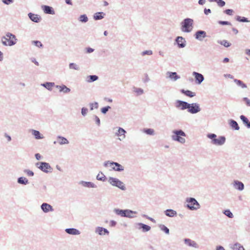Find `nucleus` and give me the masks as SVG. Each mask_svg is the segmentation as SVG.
<instances>
[{"instance_id": "nucleus-27", "label": "nucleus", "mask_w": 250, "mask_h": 250, "mask_svg": "<svg viewBox=\"0 0 250 250\" xmlns=\"http://www.w3.org/2000/svg\"><path fill=\"white\" fill-rule=\"evenodd\" d=\"M165 214L169 217H173L176 216L177 213L176 211L172 209H167L164 211Z\"/></svg>"}, {"instance_id": "nucleus-50", "label": "nucleus", "mask_w": 250, "mask_h": 250, "mask_svg": "<svg viewBox=\"0 0 250 250\" xmlns=\"http://www.w3.org/2000/svg\"><path fill=\"white\" fill-rule=\"evenodd\" d=\"M215 2L219 6L221 7L225 6L226 4V2L223 0H215Z\"/></svg>"}, {"instance_id": "nucleus-10", "label": "nucleus", "mask_w": 250, "mask_h": 250, "mask_svg": "<svg viewBox=\"0 0 250 250\" xmlns=\"http://www.w3.org/2000/svg\"><path fill=\"white\" fill-rule=\"evenodd\" d=\"M189 104L187 102L178 100L175 102V107L181 110H184L188 109Z\"/></svg>"}, {"instance_id": "nucleus-38", "label": "nucleus", "mask_w": 250, "mask_h": 250, "mask_svg": "<svg viewBox=\"0 0 250 250\" xmlns=\"http://www.w3.org/2000/svg\"><path fill=\"white\" fill-rule=\"evenodd\" d=\"M96 179L99 181L104 182L106 180V177L102 172H100L97 175Z\"/></svg>"}, {"instance_id": "nucleus-43", "label": "nucleus", "mask_w": 250, "mask_h": 250, "mask_svg": "<svg viewBox=\"0 0 250 250\" xmlns=\"http://www.w3.org/2000/svg\"><path fill=\"white\" fill-rule=\"evenodd\" d=\"M232 249L234 250H245L244 247L239 243H236L234 244Z\"/></svg>"}, {"instance_id": "nucleus-42", "label": "nucleus", "mask_w": 250, "mask_h": 250, "mask_svg": "<svg viewBox=\"0 0 250 250\" xmlns=\"http://www.w3.org/2000/svg\"><path fill=\"white\" fill-rule=\"evenodd\" d=\"M159 227L160 229L164 231L166 234H168L169 233V229L166 227L165 225L163 224H160L159 225Z\"/></svg>"}, {"instance_id": "nucleus-33", "label": "nucleus", "mask_w": 250, "mask_h": 250, "mask_svg": "<svg viewBox=\"0 0 250 250\" xmlns=\"http://www.w3.org/2000/svg\"><path fill=\"white\" fill-rule=\"evenodd\" d=\"M41 85L46 88L48 90H52V87L55 85V83L53 82H45L42 83Z\"/></svg>"}, {"instance_id": "nucleus-6", "label": "nucleus", "mask_w": 250, "mask_h": 250, "mask_svg": "<svg viewBox=\"0 0 250 250\" xmlns=\"http://www.w3.org/2000/svg\"><path fill=\"white\" fill-rule=\"evenodd\" d=\"M108 181L113 186L117 187L122 190H126V187L124 183L118 178L109 177Z\"/></svg>"}, {"instance_id": "nucleus-35", "label": "nucleus", "mask_w": 250, "mask_h": 250, "mask_svg": "<svg viewBox=\"0 0 250 250\" xmlns=\"http://www.w3.org/2000/svg\"><path fill=\"white\" fill-rule=\"evenodd\" d=\"M126 131L123 128L119 127L118 132L116 133V135L117 136H122L123 135V138H125V133Z\"/></svg>"}, {"instance_id": "nucleus-37", "label": "nucleus", "mask_w": 250, "mask_h": 250, "mask_svg": "<svg viewBox=\"0 0 250 250\" xmlns=\"http://www.w3.org/2000/svg\"><path fill=\"white\" fill-rule=\"evenodd\" d=\"M98 79H99V77L97 75H89V76H87L86 81L88 83H92V82H94L98 80Z\"/></svg>"}, {"instance_id": "nucleus-13", "label": "nucleus", "mask_w": 250, "mask_h": 250, "mask_svg": "<svg viewBox=\"0 0 250 250\" xmlns=\"http://www.w3.org/2000/svg\"><path fill=\"white\" fill-rule=\"evenodd\" d=\"M57 143L60 145H67L69 144V141L65 137L59 135L57 136L56 141L53 142L54 145H56Z\"/></svg>"}, {"instance_id": "nucleus-18", "label": "nucleus", "mask_w": 250, "mask_h": 250, "mask_svg": "<svg viewBox=\"0 0 250 250\" xmlns=\"http://www.w3.org/2000/svg\"><path fill=\"white\" fill-rule=\"evenodd\" d=\"M41 208L44 213H48L50 211H54V208L52 206L46 203H42L41 206Z\"/></svg>"}, {"instance_id": "nucleus-54", "label": "nucleus", "mask_w": 250, "mask_h": 250, "mask_svg": "<svg viewBox=\"0 0 250 250\" xmlns=\"http://www.w3.org/2000/svg\"><path fill=\"white\" fill-rule=\"evenodd\" d=\"M134 92L138 95H141L144 93V90L141 88H135Z\"/></svg>"}, {"instance_id": "nucleus-55", "label": "nucleus", "mask_w": 250, "mask_h": 250, "mask_svg": "<svg viewBox=\"0 0 250 250\" xmlns=\"http://www.w3.org/2000/svg\"><path fill=\"white\" fill-rule=\"evenodd\" d=\"M23 171L29 176H34V173L33 171H32L29 169H24Z\"/></svg>"}, {"instance_id": "nucleus-49", "label": "nucleus", "mask_w": 250, "mask_h": 250, "mask_svg": "<svg viewBox=\"0 0 250 250\" xmlns=\"http://www.w3.org/2000/svg\"><path fill=\"white\" fill-rule=\"evenodd\" d=\"M110 108V106H104L101 109V111L103 114H105Z\"/></svg>"}, {"instance_id": "nucleus-57", "label": "nucleus", "mask_w": 250, "mask_h": 250, "mask_svg": "<svg viewBox=\"0 0 250 250\" xmlns=\"http://www.w3.org/2000/svg\"><path fill=\"white\" fill-rule=\"evenodd\" d=\"M142 217H144V218H146V219H148V220H150V221H151V222H153V223H156V221H155V219H154L153 218H151V217H150L148 216V215H146V214H143V215H142Z\"/></svg>"}, {"instance_id": "nucleus-22", "label": "nucleus", "mask_w": 250, "mask_h": 250, "mask_svg": "<svg viewBox=\"0 0 250 250\" xmlns=\"http://www.w3.org/2000/svg\"><path fill=\"white\" fill-rule=\"evenodd\" d=\"M79 184L81 185L84 187L88 188H96L97 186L91 182H86L84 181H81L80 182Z\"/></svg>"}, {"instance_id": "nucleus-52", "label": "nucleus", "mask_w": 250, "mask_h": 250, "mask_svg": "<svg viewBox=\"0 0 250 250\" xmlns=\"http://www.w3.org/2000/svg\"><path fill=\"white\" fill-rule=\"evenodd\" d=\"M218 23L222 25H231V23L228 21H219Z\"/></svg>"}, {"instance_id": "nucleus-58", "label": "nucleus", "mask_w": 250, "mask_h": 250, "mask_svg": "<svg viewBox=\"0 0 250 250\" xmlns=\"http://www.w3.org/2000/svg\"><path fill=\"white\" fill-rule=\"evenodd\" d=\"M142 217H144V218H146V219H148V220H150V221H151V222H153V223H156V221H155V219H154L153 218H151V217H150L148 216V215H146V214H143V215H142Z\"/></svg>"}, {"instance_id": "nucleus-2", "label": "nucleus", "mask_w": 250, "mask_h": 250, "mask_svg": "<svg viewBox=\"0 0 250 250\" xmlns=\"http://www.w3.org/2000/svg\"><path fill=\"white\" fill-rule=\"evenodd\" d=\"M194 21L193 19L187 18L181 22V30L185 33L190 32L193 28Z\"/></svg>"}, {"instance_id": "nucleus-15", "label": "nucleus", "mask_w": 250, "mask_h": 250, "mask_svg": "<svg viewBox=\"0 0 250 250\" xmlns=\"http://www.w3.org/2000/svg\"><path fill=\"white\" fill-rule=\"evenodd\" d=\"M192 75L194 77L195 82L197 84H201L204 80L205 78L204 76L198 72L194 71L192 73Z\"/></svg>"}, {"instance_id": "nucleus-53", "label": "nucleus", "mask_w": 250, "mask_h": 250, "mask_svg": "<svg viewBox=\"0 0 250 250\" xmlns=\"http://www.w3.org/2000/svg\"><path fill=\"white\" fill-rule=\"evenodd\" d=\"M224 13L228 15L232 16L234 13V11L232 9H228L225 10Z\"/></svg>"}, {"instance_id": "nucleus-32", "label": "nucleus", "mask_w": 250, "mask_h": 250, "mask_svg": "<svg viewBox=\"0 0 250 250\" xmlns=\"http://www.w3.org/2000/svg\"><path fill=\"white\" fill-rule=\"evenodd\" d=\"M32 134L34 135L36 139H42L43 138V136L41 134L40 131L34 129L31 130Z\"/></svg>"}, {"instance_id": "nucleus-60", "label": "nucleus", "mask_w": 250, "mask_h": 250, "mask_svg": "<svg viewBox=\"0 0 250 250\" xmlns=\"http://www.w3.org/2000/svg\"><path fill=\"white\" fill-rule=\"evenodd\" d=\"M95 121L96 124L100 126L101 124L100 119V118L96 115L94 116Z\"/></svg>"}, {"instance_id": "nucleus-31", "label": "nucleus", "mask_w": 250, "mask_h": 250, "mask_svg": "<svg viewBox=\"0 0 250 250\" xmlns=\"http://www.w3.org/2000/svg\"><path fill=\"white\" fill-rule=\"evenodd\" d=\"M105 14L103 12H99L95 13L93 15V19L96 20H100L103 19Z\"/></svg>"}, {"instance_id": "nucleus-56", "label": "nucleus", "mask_w": 250, "mask_h": 250, "mask_svg": "<svg viewBox=\"0 0 250 250\" xmlns=\"http://www.w3.org/2000/svg\"><path fill=\"white\" fill-rule=\"evenodd\" d=\"M87 112H88V109L87 108H86V107H82V108L81 113H82V115L83 117H85L86 115Z\"/></svg>"}, {"instance_id": "nucleus-26", "label": "nucleus", "mask_w": 250, "mask_h": 250, "mask_svg": "<svg viewBox=\"0 0 250 250\" xmlns=\"http://www.w3.org/2000/svg\"><path fill=\"white\" fill-rule=\"evenodd\" d=\"M65 231L71 235H79L80 234V231L75 228H67L65 229Z\"/></svg>"}, {"instance_id": "nucleus-11", "label": "nucleus", "mask_w": 250, "mask_h": 250, "mask_svg": "<svg viewBox=\"0 0 250 250\" xmlns=\"http://www.w3.org/2000/svg\"><path fill=\"white\" fill-rule=\"evenodd\" d=\"M135 228L139 230H142L143 232H146L149 231L151 227L142 223H137L134 225Z\"/></svg>"}, {"instance_id": "nucleus-64", "label": "nucleus", "mask_w": 250, "mask_h": 250, "mask_svg": "<svg viewBox=\"0 0 250 250\" xmlns=\"http://www.w3.org/2000/svg\"><path fill=\"white\" fill-rule=\"evenodd\" d=\"M109 224H110V226L113 227L116 225L117 222L114 220H111L110 221Z\"/></svg>"}, {"instance_id": "nucleus-24", "label": "nucleus", "mask_w": 250, "mask_h": 250, "mask_svg": "<svg viewBox=\"0 0 250 250\" xmlns=\"http://www.w3.org/2000/svg\"><path fill=\"white\" fill-rule=\"evenodd\" d=\"M125 213H124V217H127L129 218H134L135 216L133 215V214H137V212L135 211H133L132 210L129 209H125Z\"/></svg>"}, {"instance_id": "nucleus-59", "label": "nucleus", "mask_w": 250, "mask_h": 250, "mask_svg": "<svg viewBox=\"0 0 250 250\" xmlns=\"http://www.w3.org/2000/svg\"><path fill=\"white\" fill-rule=\"evenodd\" d=\"M152 54H153V52L151 50H146V51L142 52V56H145L146 55H151Z\"/></svg>"}, {"instance_id": "nucleus-25", "label": "nucleus", "mask_w": 250, "mask_h": 250, "mask_svg": "<svg viewBox=\"0 0 250 250\" xmlns=\"http://www.w3.org/2000/svg\"><path fill=\"white\" fill-rule=\"evenodd\" d=\"M57 88L59 89L60 92H63L64 93H68L70 92L71 90L69 88L67 87L65 85L62 84L61 85H57L56 86Z\"/></svg>"}, {"instance_id": "nucleus-47", "label": "nucleus", "mask_w": 250, "mask_h": 250, "mask_svg": "<svg viewBox=\"0 0 250 250\" xmlns=\"http://www.w3.org/2000/svg\"><path fill=\"white\" fill-rule=\"evenodd\" d=\"M90 109L91 110L94 109H97L99 107V104L98 102H95L94 103H91L89 104Z\"/></svg>"}, {"instance_id": "nucleus-41", "label": "nucleus", "mask_w": 250, "mask_h": 250, "mask_svg": "<svg viewBox=\"0 0 250 250\" xmlns=\"http://www.w3.org/2000/svg\"><path fill=\"white\" fill-rule=\"evenodd\" d=\"M78 20L81 22L85 23L88 21V19L86 15L83 14L80 16Z\"/></svg>"}, {"instance_id": "nucleus-30", "label": "nucleus", "mask_w": 250, "mask_h": 250, "mask_svg": "<svg viewBox=\"0 0 250 250\" xmlns=\"http://www.w3.org/2000/svg\"><path fill=\"white\" fill-rule=\"evenodd\" d=\"M180 92L181 93L184 94L186 96L190 98L193 97L196 95L194 92H193L189 90H185L184 89H182L180 90Z\"/></svg>"}, {"instance_id": "nucleus-61", "label": "nucleus", "mask_w": 250, "mask_h": 250, "mask_svg": "<svg viewBox=\"0 0 250 250\" xmlns=\"http://www.w3.org/2000/svg\"><path fill=\"white\" fill-rule=\"evenodd\" d=\"M1 1L6 5H9L14 2V0H1Z\"/></svg>"}, {"instance_id": "nucleus-14", "label": "nucleus", "mask_w": 250, "mask_h": 250, "mask_svg": "<svg viewBox=\"0 0 250 250\" xmlns=\"http://www.w3.org/2000/svg\"><path fill=\"white\" fill-rule=\"evenodd\" d=\"M194 38L200 41H202L203 39L207 37V33L203 30H197L194 35Z\"/></svg>"}, {"instance_id": "nucleus-34", "label": "nucleus", "mask_w": 250, "mask_h": 250, "mask_svg": "<svg viewBox=\"0 0 250 250\" xmlns=\"http://www.w3.org/2000/svg\"><path fill=\"white\" fill-rule=\"evenodd\" d=\"M18 183L21 185H26L29 184L28 179L24 177H19L17 179Z\"/></svg>"}, {"instance_id": "nucleus-39", "label": "nucleus", "mask_w": 250, "mask_h": 250, "mask_svg": "<svg viewBox=\"0 0 250 250\" xmlns=\"http://www.w3.org/2000/svg\"><path fill=\"white\" fill-rule=\"evenodd\" d=\"M234 82L237 85L243 88H245L247 87V85L240 80L234 79Z\"/></svg>"}, {"instance_id": "nucleus-1", "label": "nucleus", "mask_w": 250, "mask_h": 250, "mask_svg": "<svg viewBox=\"0 0 250 250\" xmlns=\"http://www.w3.org/2000/svg\"><path fill=\"white\" fill-rule=\"evenodd\" d=\"M17 41L16 36L10 32L6 33L5 36L1 38V43L4 46H13L17 43Z\"/></svg>"}, {"instance_id": "nucleus-63", "label": "nucleus", "mask_w": 250, "mask_h": 250, "mask_svg": "<svg viewBox=\"0 0 250 250\" xmlns=\"http://www.w3.org/2000/svg\"><path fill=\"white\" fill-rule=\"evenodd\" d=\"M211 11L210 9H207L205 8L204 10V13L206 15H208L209 14L211 13Z\"/></svg>"}, {"instance_id": "nucleus-4", "label": "nucleus", "mask_w": 250, "mask_h": 250, "mask_svg": "<svg viewBox=\"0 0 250 250\" xmlns=\"http://www.w3.org/2000/svg\"><path fill=\"white\" fill-rule=\"evenodd\" d=\"M185 207L190 210H197L201 206L196 199L193 197H188L186 199Z\"/></svg>"}, {"instance_id": "nucleus-3", "label": "nucleus", "mask_w": 250, "mask_h": 250, "mask_svg": "<svg viewBox=\"0 0 250 250\" xmlns=\"http://www.w3.org/2000/svg\"><path fill=\"white\" fill-rule=\"evenodd\" d=\"M207 137L211 140V143L216 146L223 145L226 140L224 136H219L217 138V135L214 133H208L207 135Z\"/></svg>"}, {"instance_id": "nucleus-12", "label": "nucleus", "mask_w": 250, "mask_h": 250, "mask_svg": "<svg viewBox=\"0 0 250 250\" xmlns=\"http://www.w3.org/2000/svg\"><path fill=\"white\" fill-rule=\"evenodd\" d=\"M175 42L179 48H184L186 46L187 42L186 39L183 37H177L175 40Z\"/></svg>"}, {"instance_id": "nucleus-21", "label": "nucleus", "mask_w": 250, "mask_h": 250, "mask_svg": "<svg viewBox=\"0 0 250 250\" xmlns=\"http://www.w3.org/2000/svg\"><path fill=\"white\" fill-rule=\"evenodd\" d=\"M233 186L235 189H237L239 191H242L244 188V184L238 180H234L233 183Z\"/></svg>"}, {"instance_id": "nucleus-40", "label": "nucleus", "mask_w": 250, "mask_h": 250, "mask_svg": "<svg viewBox=\"0 0 250 250\" xmlns=\"http://www.w3.org/2000/svg\"><path fill=\"white\" fill-rule=\"evenodd\" d=\"M235 20L238 21L242 22H248L250 21L248 18L240 16H236L235 17Z\"/></svg>"}, {"instance_id": "nucleus-48", "label": "nucleus", "mask_w": 250, "mask_h": 250, "mask_svg": "<svg viewBox=\"0 0 250 250\" xmlns=\"http://www.w3.org/2000/svg\"><path fill=\"white\" fill-rule=\"evenodd\" d=\"M224 213L225 215H226L229 218H232L233 217V215L229 209L225 210L224 211Z\"/></svg>"}, {"instance_id": "nucleus-23", "label": "nucleus", "mask_w": 250, "mask_h": 250, "mask_svg": "<svg viewBox=\"0 0 250 250\" xmlns=\"http://www.w3.org/2000/svg\"><path fill=\"white\" fill-rule=\"evenodd\" d=\"M229 125L230 127L233 130H238L240 127L237 122L233 119H230L228 121Z\"/></svg>"}, {"instance_id": "nucleus-7", "label": "nucleus", "mask_w": 250, "mask_h": 250, "mask_svg": "<svg viewBox=\"0 0 250 250\" xmlns=\"http://www.w3.org/2000/svg\"><path fill=\"white\" fill-rule=\"evenodd\" d=\"M104 166L105 167H107L108 166L111 167L113 166L112 167V170L116 171L121 172L124 170V167L117 162L107 161L104 162Z\"/></svg>"}, {"instance_id": "nucleus-5", "label": "nucleus", "mask_w": 250, "mask_h": 250, "mask_svg": "<svg viewBox=\"0 0 250 250\" xmlns=\"http://www.w3.org/2000/svg\"><path fill=\"white\" fill-rule=\"evenodd\" d=\"M173 135L171 136V139L173 141H175L184 144L186 142V139L183 137H186V134L185 132L182 129H176L172 131Z\"/></svg>"}, {"instance_id": "nucleus-28", "label": "nucleus", "mask_w": 250, "mask_h": 250, "mask_svg": "<svg viewBox=\"0 0 250 250\" xmlns=\"http://www.w3.org/2000/svg\"><path fill=\"white\" fill-rule=\"evenodd\" d=\"M167 75H168V77L173 81H176L178 79L180 78V76H179L176 72H167Z\"/></svg>"}, {"instance_id": "nucleus-44", "label": "nucleus", "mask_w": 250, "mask_h": 250, "mask_svg": "<svg viewBox=\"0 0 250 250\" xmlns=\"http://www.w3.org/2000/svg\"><path fill=\"white\" fill-rule=\"evenodd\" d=\"M69 68L70 69H74L76 70H80L79 66L78 65H77V64L73 63V62H71V63H69Z\"/></svg>"}, {"instance_id": "nucleus-16", "label": "nucleus", "mask_w": 250, "mask_h": 250, "mask_svg": "<svg viewBox=\"0 0 250 250\" xmlns=\"http://www.w3.org/2000/svg\"><path fill=\"white\" fill-rule=\"evenodd\" d=\"M95 232L96 233L100 235H108L109 234V231L105 228L102 227H98L96 228Z\"/></svg>"}, {"instance_id": "nucleus-8", "label": "nucleus", "mask_w": 250, "mask_h": 250, "mask_svg": "<svg viewBox=\"0 0 250 250\" xmlns=\"http://www.w3.org/2000/svg\"><path fill=\"white\" fill-rule=\"evenodd\" d=\"M36 166L42 171L45 173L51 172L53 168L49 163L44 162H38L36 164Z\"/></svg>"}, {"instance_id": "nucleus-51", "label": "nucleus", "mask_w": 250, "mask_h": 250, "mask_svg": "<svg viewBox=\"0 0 250 250\" xmlns=\"http://www.w3.org/2000/svg\"><path fill=\"white\" fill-rule=\"evenodd\" d=\"M33 43L38 47L41 48L43 47V44L39 41H33Z\"/></svg>"}, {"instance_id": "nucleus-17", "label": "nucleus", "mask_w": 250, "mask_h": 250, "mask_svg": "<svg viewBox=\"0 0 250 250\" xmlns=\"http://www.w3.org/2000/svg\"><path fill=\"white\" fill-rule=\"evenodd\" d=\"M184 242L186 245L189 247H193L195 249H198L199 248V245L195 241L189 238H185Z\"/></svg>"}, {"instance_id": "nucleus-62", "label": "nucleus", "mask_w": 250, "mask_h": 250, "mask_svg": "<svg viewBox=\"0 0 250 250\" xmlns=\"http://www.w3.org/2000/svg\"><path fill=\"white\" fill-rule=\"evenodd\" d=\"M243 101L246 102V104L248 106H250V100L247 97H245L243 99Z\"/></svg>"}, {"instance_id": "nucleus-45", "label": "nucleus", "mask_w": 250, "mask_h": 250, "mask_svg": "<svg viewBox=\"0 0 250 250\" xmlns=\"http://www.w3.org/2000/svg\"><path fill=\"white\" fill-rule=\"evenodd\" d=\"M144 132L147 135H154V130L152 128H144Z\"/></svg>"}, {"instance_id": "nucleus-20", "label": "nucleus", "mask_w": 250, "mask_h": 250, "mask_svg": "<svg viewBox=\"0 0 250 250\" xmlns=\"http://www.w3.org/2000/svg\"><path fill=\"white\" fill-rule=\"evenodd\" d=\"M42 9L44 13L47 14L54 15L55 11L53 7L48 5H42Z\"/></svg>"}, {"instance_id": "nucleus-46", "label": "nucleus", "mask_w": 250, "mask_h": 250, "mask_svg": "<svg viewBox=\"0 0 250 250\" xmlns=\"http://www.w3.org/2000/svg\"><path fill=\"white\" fill-rule=\"evenodd\" d=\"M218 42L226 47H229L231 45V43L229 42L227 40H225L218 41Z\"/></svg>"}, {"instance_id": "nucleus-19", "label": "nucleus", "mask_w": 250, "mask_h": 250, "mask_svg": "<svg viewBox=\"0 0 250 250\" xmlns=\"http://www.w3.org/2000/svg\"><path fill=\"white\" fill-rule=\"evenodd\" d=\"M28 16L31 21L36 23H39L42 20V18L40 15L31 12L28 14Z\"/></svg>"}, {"instance_id": "nucleus-36", "label": "nucleus", "mask_w": 250, "mask_h": 250, "mask_svg": "<svg viewBox=\"0 0 250 250\" xmlns=\"http://www.w3.org/2000/svg\"><path fill=\"white\" fill-rule=\"evenodd\" d=\"M125 209L115 208L113 210V212L117 215L121 217H124Z\"/></svg>"}, {"instance_id": "nucleus-9", "label": "nucleus", "mask_w": 250, "mask_h": 250, "mask_svg": "<svg viewBox=\"0 0 250 250\" xmlns=\"http://www.w3.org/2000/svg\"><path fill=\"white\" fill-rule=\"evenodd\" d=\"M200 105L197 103L189 104L188 111L192 114H196L201 111Z\"/></svg>"}, {"instance_id": "nucleus-29", "label": "nucleus", "mask_w": 250, "mask_h": 250, "mask_svg": "<svg viewBox=\"0 0 250 250\" xmlns=\"http://www.w3.org/2000/svg\"><path fill=\"white\" fill-rule=\"evenodd\" d=\"M240 118L243 124L247 126V128H250V121L245 115H242L240 116Z\"/></svg>"}]
</instances>
